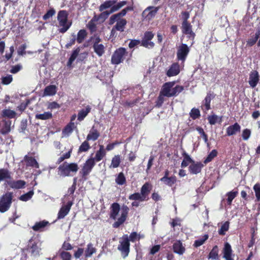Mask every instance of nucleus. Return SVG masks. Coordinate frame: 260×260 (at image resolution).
<instances>
[{
	"label": "nucleus",
	"instance_id": "nucleus-1",
	"mask_svg": "<svg viewBox=\"0 0 260 260\" xmlns=\"http://www.w3.org/2000/svg\"><path fill=\"white\" fill-rule=\"evenodd\" d=\"M126 3V1H121L116 4V1L115 0L106 1L100 5L99 10L101 13L98 16H108L117 11L125 5Z\"/></svg>",
	"mask_w": 260,
	"mask_h": 260
},
{
	"label": "nucleus",
	"instance_id": "nucleus-2",
	"mask_svg": "<svg viewBox=\"0 0 260 260\" xmlns=\"http://www.w3.org/2000/svg\"><path fill=\"white\" fill-rule=\"evenodd\" d=\"M175 84V81L166 82L162 86L160 91L167 98L177 96L184 90V86L177 85L174 87Z\"/></svg>",
	"mask_w": 260,
	"mask_h": 260
},
{
	"label": "nucleus",
	"instance_id": "nucleus-3",
	"mask_svg": "<svg viewBox=\"0 0 260 260\" xmlns=\"http://www.w3.org/2000/svg\"><path fill=\"white\" fill-rule=\"evenodd\" d=\"M79 169L78 165L75 162L68 163L64 162L58 168V174L62 177H68L73 176V174L77 173Z\"/></svg>",
	"mask_w": 260,
	"mask_h": 260
},
{
	"label": "nucleus",
	"instance_id": "nucleus-4",
	"mask_svg": "<svg viewBox=\"0 0 260 260\" xmlns=\"http://www.w3.org/2000/svg\"><path fill=\"white\" fill-rule=\"evenodd\" d=\"M13 192L7 191L0 197V212L4 213L8 211L12 203Z\"/></svg>",
	"mask_w": 260,
	"mask_h": 260
},
{
	"label": "nucleus",
	"instance_id": "nucleus-5",
	"mask_svg": "<svg viewBox=\"0 0 260 260\" xmlns=\"http://www.w3.org/2000/svg\"><path fill=\"white\" fill-rule=\"evenodd\" d=\"M128 52L123 47L117 49L111 57V63L113 64H119L123 62L125 57L127 56Z\"/></svg>",
	"mask_w": 260,
	"mask_h": 260
},
{
	"label": "nucleus",
	"instance_id": "nucleus-6",
	"mask_svg": "<svg viewBox=\"0 0 260 260\" xmlns=\"http://www.w3.org/2000/svg\"><path fill=\"white\" fill-rule=\"evenodd\" d=\"M95 165V162H94L93 159L90 158L87 159L85 163L83 164L82 168L79 173L83 180L85 181L87 179V176L92 171Z\"/></svg>",
	"mask_w": 260,
	"mask_h": 260
},
{
	"label": "nucleus",
	"instance_id": "nucleus-7",
	"mask_svg": "<svg viewBox=\"0 0 260 260\" xmlns=\"http://www.w3.org/2000/svg\"><path fill=\"white\" fill-rule=\"evenodd\" d=\"M130 243L127 235H124L122 240L120 241V244L118 246V249L121 252V255L125 258L129 252Z\"/></svg>",
	"mask_w": 260,
	"mask_h": 260
},
{
	"label": "nucleus",
	"instance_id": "nucleus-8",
	"mask_svg": "<svg viewBox=\"0 0 260 260\" xmlns=\"http://www.w3.org/2000/svg\"><path fill=\"white\" fill-rule=\"evenodd\" d=\"M154 34L151 31H146L144 32V36L141 42V46L147 48H153L154 47V43L151 41L153 38Z\"/></svg>",
	"mask_w": 260,
	"mask_h": 260
},
{
	"label": "nucleus",
	"instance_id": "nucleus-9",
	"mask_svg": "<svg viewBox=\"0 0 260 260\" xmlns=\"http://www.w3.org/2000/svg\"><path fill=\"white\" fill-rule=\"evenodd\" d=\"M188 18V17H185V19L182 22L181 26L182 32L183 34L187 35L189 39L193 40L195 38L196 34L192 30V25L187 21Z\"/></svg>",
	"mask_w": 260,
	"mask_h": 260
},
{
	"label": "nucleus",
	"instance_id": "nucleus-10",
	"mask_svg": "<svg viewBox=\"0 0 260 260\" xmlns=\"http://www.w3.org/2000/svg\"><path fill=\"white\" fill-rule=\"evenodd\" d=\"M58 21V31L59 32L64 34L71 27L72 21L69 20L68 17H57Z\"/></svg>",
	"mask_w": 260,
	"mask_h": 260
},
{
	"label": "nucleus",
	"instance_id": "nucleus-11",
	"mask_svg": "<svg viewBox=\"0 0 260 260\" xmlns=\"http://www.w3.org/2000/svg\"><path fill=\"white\" fill-rule=\"evenodd\" d=\"M129 210V208L127 206H122L120 217L118 218L117 220L114 222L113 224V227L114 228H118L125 221L128 215Z\"/></svg>",
	"mask_w": 260,
	"mask_h": 260
},
{
	"label": "nucleus",
	"instance_id": "nucleus-12",
	"mask_svg": "<svg viewBox=\"0 0 260 260\" xmlns=\"http://www.w3.org/2000/svg\"><path fill=\"white\" fill-rule=\"evenodd\" d=\"M190 49L185 44H182L178 48L177 51V58L178 60L184 62L189 52Z\"/></svg>",
	"mask_w": 260,
	"mask_h": 260
},
{
	"label": "nucleus",
	"instance_id": "nucleus-13",
	"mask_svg": "<svg viewBox=\"0 0 260 260\" xmlns=\"http://www.w3.org/2000/svg\"><path fill=\"white\" fill-rule=\"evenodd\" d=\"M204 164L200 161L193 160V162L188 167V171L190 174H198L201 172L202 168L204 167Z\"/></svg>",
	"mask_w": 260,
	"mask_h": 260
},
{
	"label": "nucleus",
	"instance_id": "nucleus-14",
	"mask_svg": "<svg viewBox=\"0 0 260 260\" xmlns=\"http://www.w3.org/2000/svg\"><path fill=\"white\" fill-rule=\"evenodd\" d=\"M7 185H8L12 189H19L25 187L26 182L22 180H14L11 179L7 181Z\"/></svg>",
	"mask_w": 260,
	"mask_h": 260
},
{
	"label": "nucleus",
	"instance_id": "nucleus-15",
	"mask_svg": "<svg viewBox=\"0 0 260 260\" xmlns=\"http://www.w3.org/2000/svg\"><path fill=\"white\" fill-rule=\"evenodd\" d=\"M259 81V76L258 72L256 70H252L249 74L248 83L250 87H255Z\"/></svg>",
	"mask_w": 260,
	"mask_h": 260
},
{
	"label": "nucleus",
	"instance_id": "nucleus-16",
	"mask_svg": "<svg viewBox=\"0 0 260 260\" xmlns=\"http://www.w3.org/2000/svg\"><path fill=\"white\" fill-rule=\"evenodd\" d=\"M152 188V186L149 182H146L142 186L140 190V193L144 201H147L148 200L149 198L148 196Z\"/></svg>",
	"mask_w": 260,
	"mask_h": 260
},
{
	"label": "nucleus",
	"instance_id": "nucleus-17",
	"mask_svg": "<svg viewBox=\"0 0 260 260\" xmlns=\"http://www.w3.org/2000/svg\"><path fill=\"white\" fill-rule=\"evenodd\" d=\"M215 98V94L213 92L210 91L208 92L204 100L203 101V104L202 106V109L203 110L208 111L211 109L210 103L211 100Z\"/></svg>",
	"mask_w": 260,
	"mask_h": 260
},
{
	"label": "nucleus",
	"instance_id": "nucleus-18",
	"mask_svg": "<svg viewBox=\"0 0 260 260\" xmlns=\"http://www.w3.org/2000/svg\"><path fill=\"white\" fill-rule=\"evenodd\" d=\"M72 205V202H69L66 205L62 206L58 213L57 218H63L69 212Z\"/></svg>",
	"mask_w": 260,
	"mask_h": 260
},
{
	"label": "nucleus",
	"instance_id": "nucleus-19",
	"mask_svg": "<svg viewBox=\"0 0 260 260\" xmlns=\"http://www.w3.org/2000/svg\"><path fill=\"white\" fill-rule=\"evenodd\" d=\"M241 126L237 122L231 125L226 128V133L228 136L236 135L237 133L240 132Z\"/></svg>",
	"mask_w": 260,
	"mask_h": 260
},
{
	"label": "nucleus",
	"instance_id": "nucleus-20",
	"mask_svg": "<svg viewBox=\"0 0 260 260\" xmlns=\"http://www.w3.org/2000/svg\"><path fill=\"white\" fill-rule=\"evenodd\" d=\"M120 210V205L117 203L112 204L110 207V217L115 220Z\"/></svg>",
	"mask_w": 260,
	"mask_h": 260
},
{
	"label": "nucleus",
	"instance_id": "nucleus-21",
	"mask_svg": "<svg viewBox=\"0 0 260 260\" xmlns=\"http://www.w3.org/2000/svg\"><path fill=\"white\" fill-rule=\"evenodd\" d=\"M11 173L6 168L0 169V182L5 181V184L7 185V181L12 179Z\"/></svg>",
	"mask_w": 260,
	"mask_h": 260
},
{
	"label": "nucleus",
	"instance_id": "nucleus-22",
	"mask_svg": "<svg viewBox=\"0 0 260 260\" xmlns=\"http://www.w3.org/2000/svg\"><path fill=\"white\" fill-rule=\"evenodd\" d=\"M100 136V133L93 125L90 130L89 134L87 135L86 140L88 141L90 140L95 141L98 140Z\"/></svg>",
	"mask_w": 260,
	"mask_h": 260
},
{
	"label": "nucleus",
	"instance_id": "nucleus-23",
	"mask_svg": "<svg viewBox=\"0 0 260 260\" xmlns=\"http://www.w3.org/2000/svg\"><path fill=\"white\" fill-rule=\"evenodd\" d=\"M173 250L175 253L179 255H182L184 253L185 248L183 246L182 243L181 241L177 240L174 242L173 245Z\"/></svg>",
	"mask_w": 260,
	"mask_h": 260
},
{
	"label": "nucleus",
	"instance_id": "nucleus-24",
	"mask_svg": "<svg viewBox=\"0 0 260 260\" xmlns=\"http://www.w3.org/2000/svg\"><path fill=\"white\" fill-rule=\"evenodd\" d=\"M24 160L27 167H31L36 169L39 168V164L35 157L26 155L24 157Z\"/></svg>",
	"mask_w": 260,
	"mask_h": 260
},
{
	"label": "nucleus",
	"instance_id": "nucleus-25",
	"mask_svg": "<svg viewBox=\"0 0 260 260\" xmlns=\"http://www.w3.org/2000/svg\"><path fill=\"white\" fill-rule=\"evenodd\" d=\"M180 73L179 66L177 63H173L167 72L168 77H172L177 75Z\"/></svg>",
	"mask_w": 260,
	"mask_h": 260
},
{
	"label": "nucleus",
	"instance_id": "nucleus-26",
	"mask_svg": "<svg viewBox=\"0 0 260 260\" xmlns=\"http://www.w3.org/2000/svg\"><path fill=\"white\" fill-rule=\"evenodd\" d=\"M106 155V152L103 145L100 146L99 149L96 152L94 157H90L94 160V162L101 161Z\"/></svg>",
	"mask_w": 260,
	"mask_h": 260
},
{
	"label": "nucleus",
	"instance_id": "nucleus-27",
	"mask_svg": "<svg viewBox=\"0 0 260 260\" xmlns=\"http://www.w3.org/2000/svg\"><path fill=\"white\" fill-rule=\"evenodd\" d=\"M223 257L226 260H234L232 257V250L231 245L226 243L223 248Z\"/></svg>",
	"mask_w": 260,
	"mask_h": 260
},
{
	"label": "nucleus",
	"instance_id": "nucleus-28",
	"mask_svg": "<svg viewBox=\"0 0 260 260\" xmlns=\"http://www.w3.org/2000/svg\"><path fill=\"white\" fill-rule=\"evenodd\" d=\"M159 8V7H148L143 11L142 16H154L156 14Z\"/></svg>",
	"mask_w": 260,
	"mask_h": 260
},
{
	"label": "nucleus",
	"instance_id": "nucleus-29",
	"mask_svg": "<svg viewBox=\"0 0 260 260\" xmlns=\"http://www.w3.org/2000/svg\"><path fill=\"white\" fill-rule=\"evenodd\" d=\"M49 224L50 223L48 221L44 220L36 222L34 225L32 226V229L35 232H41L43 231L44 228Z\"/></svg>",
	"mask_w": 260,
	"mask_h": 260
},
{
	"label": "nucleus",
	"instance_id": "nucleus-30",
	"mask_svg": "<svg viewBox=\"0 0 260 260\" xmlns=\"http://www.w3.org/2000/svg\"><path fill=\"white\" fill-rule=\"evenodd\" d=\"M91 108L88 105L85 109H82L80 110L78 113V120L81 121L86 117L88 114L91 111Z\"/></svg>",
	"mask_w": 260,
	"mask_h": 260
},
{
	"label": "nucleus",
	"instance_id": "nucleus-31",
	"mask_svg": "<svg viewBox=\"0 0 260 260\" xmlns=\"http://www.w3.org/2000/svg\"><path fill=\"white\" fill-rule=\"evenodd\" d=\"M183 159L181 162V166L182 168H185L188 166L189 164H191L193 162V159L191 158L190 155L187 154L185 150H183L182 153Z\"/></svg>",
	"mask_w": 260,
	"mask_h": 260
},
{
	"label": "nucleus",
	"instance_id": "nucleus-32",
	"mask_svg": "<svg viewBox=\"0 0 260 260\" xmlns=\"http://www.w3.org/2000/svg\"><path fill=\"white\" fill-rule=\"evenodd\" d=\"M102 17H93V18L87 24V28L90 30L91 32H94L96 30V26L95 22H97ZM106 19L107 17H104Z\"/></svg>",
	"mask_w": 260,
	"mask_h": 260
},
{
	"label": "nucleus",
	"instance_id": "nucleus-33",
	"mask_svg": "<svg viewBox=\"0 0 260 260\" xmlns=\"http://www.w3.org/2000/svg\"><path fill=\"white\" fill-rule=\"evenodd\" d=\"M92 48L96 54L99 56H102L105 52V47L103 44L93 45Z\"/></svg>",
	"mask_w": 260,
	"mask_h": 260
},
{
	"label": "nucleus",
	"instance_id": "nucleus-34",
	"mask_svg": "<svg viewBox=\"0 0 260 260\" xmlns=\"http://www.w3.org/2000/svg\"><path fill=\"white\" fill-rule=\"evenodd\" d=\"M126 24V21L124 19H122L117 20L116 25L112 28V31H113L114 28H115L117 30H118L120 31H124V29Z\"/></svg>",
	"mask_w": 260,
	"mask_h": 260
},
{
	"label": "nucleus",
	"instance_id": "nucleus-35",
	"mask_svg": "<svg viewBox=\"0 0 260 260\" xmlns=\"http://www.w3.org/2000/svg\"><path fill=\"white\" fill-rule=\"evenodd\" d=\"M238 194V190H233V191L226 193V196L228 198L226 199L227 204L228 205H231L233 200Z\"/></svg>",
	"mask_w": 260,
	"mask_h": 260
},
{
	"label": "nucleus",
	"instance_id": "nucleus-36",
	"mask_svg": "<svg viewBox=\"0 0 260 260\" xmlns=\"http://www.w3.org/2000/svg\"><path fill=\"white\" fill-rule=\"evenodd\" d=\"M16 115V113L10 109H4L2 112V116L5 118H8L10 119L14 118Z\"/></svg>",
	"mask_w": 260,
	"mask_h": 260
},
{
	"label": "nucleus",
	"instance_id": "nucleus-37",
	"mask_svg": "<svg viewBox=\"0 0 260 260\" xmlns=\"http://www.w3.org/2000/svg\"><path fill=\"white\" fill-rule=\"evenodd\" d=\"M161 182H163L165 185H168L170 187H172L177 182V177L175 175H172L170 177L165 179Z\"/></svg>",
	"mask_w": 260,
	"mask_h": 260
},
{
	"label": "nucleus",
	"instance_id": "nucleus-38",
	"mask_svg": "<svg viewBox=\"0 0 260 260\" xmlns=\"http://www.w3.org/2000/svg\"><path fill=\"white\" fill-rule=\"evenodd\" d=\"M3 122L4 125L1 129V132L2 134L5 135L10 131L11 122L10 120H3Z\"/></svg>",
	"mask_w": 260,
	"mask_h": 260
},
{
	"label": "nucleus",
	"instance_id": "nucleus-39",
	"mask_svg": "<svg viewBox=\"0 0 260 260\" xmlns=\"http://www.w3.org/2000/svg\"><path fill=\"white\" fill-rule=\"evenodd\" d=\"M259 35L260 30H258L255 32L254 37H252L251 38L248 39V40L247 41L246 46L248 47H251L253 46L257 42L258 39L259 37Z\"/></svg>",
	"mask_w": 260,
	"mask_h": 260
},
{
	"label": "nucleus",
	"instance_id": "nucleus-40",
	"mask_svg": "<svg viewBox=\"0 0 260 260\" xmlns=\"http://www.w3.org/2000/svg\"><path fill=\"white\" fill-rule=\"evenodd\" d=\"M56 86L55 85H49L45 87L44 91L45 95H53L56 93Z\"/></svg>",
	"mask_w": 260,
	"mask_h": 260
},
{
	"label": "nucleus",
	"instance_id": "nucleus-41",
	"mask_svg": "<svg viewBox=\"0 0 260 260\" xmlns=\"http://www.w3.org/2000/svg\"><path fill=\"white\" fill-rule=\"evenodd\" d=\"M87 35V33L86 31V30L83 29H80L78 34H77V37L76 38L77 41L78 43L80 44L82 43L84 41V40L85 39Z\"/></svg>",
	"mask_w": 260,
	"mask_h": 260
},
{
	"label": "nucleus",
	"instance_id": "nucleus-42",
	"mask_svg": "<svg viewBox=\"0 0 260 260\" xmlns=\"http://www.w3.org/2000/svg\"><path fill=\"white\" fill-rule=\"evenodd\" d=\"M115 182L119 185H123L126 183V178L123 172H120L118 174L115 178Z\"/></svg>",
	"mask_w": 260,
	"mask_h": 260
},
{
	"label": "nucleus",
	"instance_id": "nucleus-43",
	"mask_svg": "<svg viewBox=\"0 0 260 260\" xmlns=\"http://www.w3.org/2000/svg\"><path fill=\"white\" fill-rule=\"evenodd\" d=\"M121 162L120 156L119 155H115L112 159L110 168H116L119 166Z\"/></svg>",
	"mask_w": 260,
	"mask_h": 260
},
{
	"label": "nucleus",
	"instance_id": "nucleus-44",
	"mask_svg": "<svg viewBox=\"0 0 260 260\" xmlns=\"http://www.w3.org/2000/svg\"><path fill=\"white\" fill-rule=\"evenodd\" d=\"M208 258L212 259H217L218 258V247L215 245L210 252L208 255Z\"/></svg>",
	"mask_w": 260,
	"mask_h": 260
},
{
	"label": "nucleus",
	"instance_id": "nucleus-45",
	"mask_svg": "<svg viewBox=\"0 0 260 260\" xmlns=\"http://www.w3.org/2000/svg\"><path fill=\"white\" fill-rule=\"evenodd\" d=\"M52 118V114L50 112H45L42 114L36 115V118L41 120H47Z\"/></svg>",
	"mask_w": 260,
	"mask_h": 260
},
{
	"label": "nucleus",
	"instance_id": "nucleus-46",
	"mask_svg": "<svg viewBox=\"0 0 260 260\" xmlns=\"http://www.w3.org/2000/svg\"><path fill=\"white\" fill-rule=\"evenodd\" d=\"M79 51H80V49L79 48H77L73 51L70 57L69 58V59L68 61V62H67L68 66L70 67L72 65L73 61L75 60V59L77 58V56L78 55Z\"/></svg>",
	"mask_w": 260,
	"mask_h": 260
},
{
	"label": "nucleus",
	"instance_id": "nucleus-47",
	"mask_svg": "<svg viewBox=\"0 0 260 260\" xmlns=\"http://www.w3.org/2000/svg\"><path fill=\"white\" fill-rule=\"evenodd\" d=\"M95 248L93 247L92 243H90L87 244V248L85 250V257H88L91 256L94 252H95Z\"/></svg>",
	"mask_w": 260,
	"mask_h": 260
},
{
	"label": "nucleus",
	"instance_id": "nucleus-48",
	"mask_svg": "<svg viewBox=\"0 0 260 260\" xmlns=\"http://www.w3.org/2000/svg\"><path fill=\"white\" fill-rule=\"evenodd\" d=\"M230 227V222L229 221H225L221 225V228L219 229L218 233L219 235L224 236L225 235L226 232H227Z\"/></svg>",
	"mask_w": 260,
	"mask_h": 260
},
{
	"label": "nucleus",
	"instance_id": "nucleus-49",
	"mask_svg": "<svg viewBox=\"0 0 260 260\" xmlns=\"http://www.w3.org/2000/svg\"><path fill=\"white\" fill-rule=\"evenodd\" d=\"M218 152L216 149L212 150L209 154L208 155L206 158L204 160V163L207 164L208 162L211 161L214 157L217 155Z\"/></svg>",
	"mask_w": 260,
	"mask_h": 260
},
{
	"label": "nucleus",
	"instance_id": "nucleus-50",
	"mask_svg": "<svg viewBox=\"0 0 260 260\" xmlns=\"http://www.w3.org/2000/svg\"><path fill=\"white\" fill-rule=\"evenodd\" d=\"M90 148V145L88 143V141L86 140L84 141L81 145L80 146L78 152L81 153L83 152H86Z\"/></svg>",
	"mask_w": 260,
	"mask_h": 260
},
{
	"label": "nucleus",
	"instance_id": "nucleus-51",
	"mask_svg": "<svg viewBox=\"0 0 260 260\" xmlns=\"http://www.w3.org/2000/svg\"><path fill=\"white\" fill-rule=\"evenodd\" d=\"M76 127L74 122H70L64 127L63 129V133L68 134H71L73 131V129Z\"/></svg>",
	"mask_w": 260,
	"mask_h": 260
},
{
	"label": "nucleus",
	"instance_id": "nucleus-52",
	"mask_svg": "<svg viewBox=\"0 0 260 260\" xmlns=\"http://www.w3.org/2000/svg\"><path fill=\"white\" fill-rule=\"evenodd\" d=\"M34 193V192L33 190H30L27 193L21 195L19 199L22 201L26 202L32 198Z\"/></svg>",
	"mask_w": 260,
	"mask_h": 260
},
{
	"label": "nucleus",
	"instance_id": "nucleus-53",
	"mask_svg": "<svg viewBox=\"0 0 260 260\" xmlns=\"http://www.w3.org/2000/svg\"><path fill=\"white\" fill-rule=\"evenodd\" d=\"M189 115L192 119L195 120L200 117V111L198 109L193 108L191 110Z\"/></svg>",
	"mask_w": 260,
	"mask_h": 260
},
{
	"label": "nucleus",
	"instance_id": "nucleus-54",
	"mask_svg": "<svg viewBox=\"0 0 260 260\" xmlns=\"http://www.w3.org/2000/svg\"><path fill=\"white\" fill-rule=\"evenodd\" d=\"M208 239V235L206 234L203 236L202 238L196 240L194 242L193 246L195 247H198L202 245Z\"/></svg>",
	"mask_w": 260,
	"mask_h": 260
},
{
	"label": "nucleus",
	"instance_id": "nucleus-55",
	"mask_svg": "<svg viewBox=\"0 0 260 260\" xmlns=\"http://www.w3.org/2000/svg\"><path fill=\"white\" fill-rule=\"evenodd\" d=\"M128 199L129 200H134V201H140L141 202L144 201V199L142 197L141 194L139 192H135L133 194H131L128 197Z\"/></svg>",
	"mask_w": 260,
	"mask_h": 260
},
{
	"label": "nucleus",
	"instance_id": "nucleus-56",
	"mask_svg": "<svg viewBox=\"0 0 260 260\" xmlns=\"http://www.w3.org/2000/svg\"><path fill=\"white\" fill-rule=\"evenodd\" d=\"M59 256L62 260H71L72 258L71 254L64 250L60 251Z\"/></svg>",
	"mask_w": 260,
	"mask_h": 260
},
{
	"label": "nucleus",
	"instance_id": "nucleus-57",
	"mask_svg": "<svg viewBox=\"0 0 260 260\" xmlns=\"http://www.w3.org/2000/svg\"><path fill=\"white\" fill-rule=\"evenodd\" d=\"M164 97H166L165 95L161 94V91H160L158 96L155 102V107L157 108H160L162 106L165 99Z\"/></svg>",
	"mask_w": 260,
	"mask_h": 260
},
{
	"label": "nucleus",
	"instance_id": "nucleus-58",
	"mask_svg": "<svg viewBox=\"0 0 260 260\" xmlns=\"http://www.w3.org/2000/svg\"><path fill=\"white\" fill-rule=\"evenodd\" d=\"M139 102V99H136L133 101H126L122 104L124 107H133Z\"/></svg>",
	"mask_w": 260,
	"mask_h": 260
},
{
	"label": "nucleus",
	"instance_id": "nucleus-59",
	"mask_svg": "<svg viewBox=\"0 0 260 260\" xmlns=\"http://www.w3.org/2000/svg\"><path fill=\"white\" fill-rule=\"evenodd\" d=\"M133 8L131 6H127L123 9L120 12L112 15V16H124L128 11H132Z\"/></svg>",
	"mask_w": 260,
	"mask_h": 260
},
{
	"label": "nucleus",
	"instance_id": "nucleus-60",
	"mask_svg": "<svg viewBox=\"0 0 260 260\" xmlns=\"http://www.w3.org/2000/svg\"><path fill=\"white\" fill-rule=\"evenodd\" d=\"M253 190L255 193L256 200L260 201V184L256 183L253 186Z\"/></svg>",
	"mask_w": 260,
	"mask_h": 260
},
{
	"label": "nucleus",
	"instance_id": "nucleus-61",
	"mask_svg": "<svg viewBox=\"0 0 260 260\" xmlns=\"http://www.w3.org/2000/svg\"><path fill=\"white\" fill-rule=\"evenodd\" d=\"M72 150H70L66 153L63 154L62 156L59 157L57 161V164H59L63 161L65 159L69 158L71 157Z\"/></svg>",
	"mask_w": 260,
	"mask_h": 260
},
{
	"label": "nucleus",
	"instance_id": "nucleus-62",
	"mask_svg": "<svg viewBox=\"0 0 260 260\" xmlns=\"http://www.w3.org/2000/svg\"><path fill=\"white\" fill-rule=\"evenodd\" d=\"M12 80V76L11 75H8L2 78V83L4 85H8L11 83Z\"/></svg>",
	"mask_w": 260,
	"mask_h": 260
},
{
	"label": "nucleus",
	"instance_id": "nucleus-63",
	"mask_svg": "<svg viewBox=\"0 0 260 260\" xmlns=\"http://www.w3.org/2000/svg\"><path fill=\"white\" fill-rule=\"evenodd\" d=\"M251 131L249 129L246 128L242 131V137L243 140L246 141L247 140L251 135Z\"/></svg>",
	"mask_w": 260,
	"mask_h": 260
},
{
	"label": "nucleus",
	"instance_id": "nucleus-64",
	"mask_svg": "<svg viewBox=\"0 0 260 260\" xmlns=\"http://www.w3.org/2000/svg\"><path fill=\"white\" fill-rule=\"evenodd\" d=\"M209 123L211 125L215 124L218 120V116L216 115H212L208 117Z\"/></svg>",
	"mask_w": 260,
	"mask_h": 260
}]
</instances>
